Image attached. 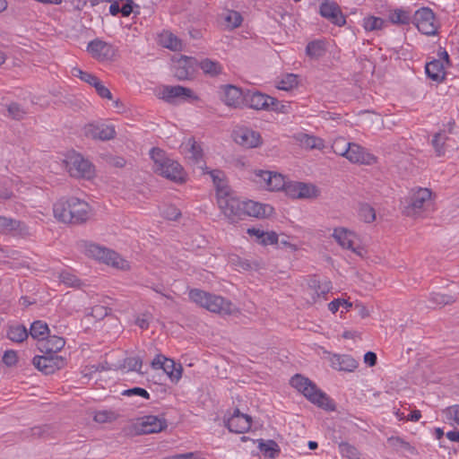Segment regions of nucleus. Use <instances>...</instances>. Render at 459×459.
I'll list each match as a JSON object with an SVG mask.
<instances>
[{
	"mask_svg": "<svg viewBox=\"0 0 459 459\" xmlns=\"http://www.w3.org/2000/svg\"><path fill=\"white\" fill-rule=\"evenodd\" d=\"M290 384L292 387L302 393L312 403L326 411H334L335 405L332 399L307 377L299 374L290 378Z\"/></svg>",
	"mask_w": 459,
	"mask_h": 459,
	"instance_id": "nucleus-1",
	"label": "nucleus"
},
{
	"mask_svg": "<svg viewBox=\"0 0 459 459\" xmlns=\"http://www.w3.org/2000/svg\"><path fill=\"white\" fill-rule=\"evenodd\" d=\"M190 299L198 306L220 315H231L235 312L236 307L231 301L221 296L212 294L199 289H193L189 291Z\"/></svg>",
	"mask_w": 459,
	"mask_h": 459,
	"instance_id": "nucleus-2",
	"label": "nucleus"
},
{
	"mask_svg": "<svg viewBox=\"0 0 459 459\" xmlns=\"http://www.w3.org/2000/svg\"><path fill=\"white\" fill-rule=\"evenodd\" d=\"M150 156L153 161L152 169L155 173L174 182L184 181L183 168L178 162L169 158L163 150L152 148Z\"/></svg>",
	"mask_w": 459,
	"mask_h": 459,
	"instance_id": "nucleus-3",
	"label": "nucleus"
},
{
	"mask_svg": "<svg viewBox=\"0 0 459 459\" xmlns=\"http://www.w3.org/2000/svg\"><path fill=\"white\" fill-rule=\"evenodd\" d=\"M432 192L429 188H412L404 199L402 207L403 213L409 217L417 218L422 215L432 205Z\"/></svg>",
	"mask_w": 459,
	"mask_h": 459,
	"instance_id": "nucleus-4",
	"label": "nucleus"
},
{
	"mask_svg": "<svg viewBox=\"0 0 459 459\" xmlns=\"http://www.w3.org/2000/svg\"><path fill=\"white\" fill-rule=\"evenodd\" d=\"M217 202L221 211L231 223L243 220V200L238 199L231 190L230 192L221 190Z\"/></svg>",
	"mask_w": 459,
	"mask_h": 459,
	"instance_id": "nucleus-5",
	"label": "nucleus"
},
{
	"mask_svg": "<svg viewBox=\"0 0 459 459\" xmlns=\"http://www.w3.org/2000/svg\"><path fill=\"white\" fill-rule=\"evenodd\" d=\"M86 254L96 260L101 261L115 268L126 270L129 264L113 250L102 247L96 244H89L86 247Z\"/></svg>",
	"mask_w": 459,
	"mask_h": 459,
	"instance_id": "nucleus-6",
	"label": "nucleus"
},
{
	"mask_svg": "<svg viewBox=\"0 0 459 459\" xmlns=\"http://www.w3.org/2000/svg\"><path fill=\"white\" fill-rule=\"evenodd\" d=\"M412 22L422 34L428 36L435 35L438 29L436 16L429 7H422L417 10L413 15Z\"/></svg>",
	"mask_w": 459,
	"mask_h": 459,
	"instance_id": "nucleus-7",
	"label": "nucleus"
},
{
	"mask_svg": "<svg viewBox=\"0 0 459 459\" xmlns=\"http://www.w3.org/2000/svg\"><path fill=\"white\" fill-rule=\"evenodd\" d=\"M66 167L69 174L74 178H91L94 174L93 165L79 153L67 157Z\"/></svg>",
	"mask_w": 459,
	"mask_h": 459,
	"instance_id": "nucleus-8",
	"label": "nucleus"
},
{
	"mask_svg": "<svg viewBox=\"0 0 459 459\" xmlns=\"http://www.w3.org/2000/svg\"><path fill=\"white\" fill-rule=\"evenodd\" d=\"M245 102L250 108L256 110H278L279 102L275 98L259 91H248L245 94Z\"/></svg>",
	"mask_w": 459,
	"mask_h": 459,
	"instance_id": "nucleus-9",
	"label": "nucleus"
},
{
	"mask_svg": "<svg viewBox=\"0 0 459 459\" xmlns=\"http://www.w3.org/2000/svg\"><path fill=\"white\" fill-rule=\"evenodd\" d=\"M32 363L44 374L50 375L60 369L64 366L65 361L62 357L56 354L46 353L42 356H35Z\"/></svg>",
	"mask_w": 459,
	"mask_h": 459,
	"instance_id": "nucleus-10",
	"label": "nucleus"
},
{
	"mask_svg": "<svg viewBox=\"0 0 459 459\" xmlns=\"http://www.w3.org/2000/svg\"><path fill=\"white\" fill-rule=\"evenodd\" d=\"M332 236L342 248L350 249L359 256H363L364 249L354 245L356 239L354 232L345 228H336L333 230Z\"/></svg>",
	"mask_w": 459,
	"mask_h": 459,
	"instance_id": "nucleus-11",
	"label": "nucleus"
},
{
	"mask_svg": "<svg viewBox=\"0 0 459 459\" xmlns=\"http://www.w3.org/2000/svg\"><path fill=\"white\" fill-rule=\"evenodd\" d=\"M319 13L324 18L339 27L346 23V19L340 6L335 2L329 0L324 1L320 4Z\"/></svg>",
	"mask_w": 459,
	"mask_h": 459,
	"instance_id": "nucleus-12",
	"label": "nucleus"
},
{
	"mask_svg": "<svg viewBox=\"0 0 459 459\" xmlns=\"http://www.w3.org/2000/svg\"><path fill=\"white\" fill-rule=\"evenodd\" d=\"M160 98L167 102H173L176 99L197 100L198 97L194 91L180 85L165 86L160 92Z\"/></svg>",
	"mask_w": 459,
	"mask_h": 459,
	"instance_id": "nucleus-13",
	"label": "nucleus"
},
{
	"mask_svg": "<svg viewBox=\"0 0 459 459\" xmlns=\"http://www.w3.org/2000/svg\"><path fill=\"white\" fill-rule=\"evenodd\" d=\"M220 90L221 100L228 107L237 108L245 101V94L239 88L234 85H221Z\"/></svg>",
	"mask_w": 459,
	"mask_h": 459,
	"instance_id": "nucleus-14",
	"label": "nucleus"
},
{
	"mask_svg": "<svg viewBox=\"0 0 459 459\" xmlns=\"http://www.w3.org/2000/svg\"><path fill=\"white\" fill-rule=\"evenodd\" d=\"M233 135L235 142L246 148H255L261 143L260 134L247 127L236 129Z\"/></svg>",
	"mask_w": 459,
	"mask_h": 459,
	"instance_id": "nucleus-15",
	"label": "nucleus"
},
{
	"mask_svg": "<svg viewBox=\"0 0 459 459\" xmlns=\"http://www.w3.org/2000/svg\"><path fill=\"white\" fill-rule=\"evenodd\" d=\"M87 49L93 57L101 61L113 59L116 55L115 48L100 39L91 40L88 44Z\"/></svg>",
	"mask_w": 459,
	"mask_h": 459,
	"instance_id": "nucleus-16",
	"label": "nucleus"
},
{
	"mask_svg": "<svg viewBox=\"0 0 459 459\" xmlns=\"http://www.w3.org/2000/svg\"><path fill=\"white\" fill-rule=\"evenodd\" d=\"M251 417L241 413L238 409L227 420L226 426L230 432L245 433L251 428Z\"/></svg>",
	"mask_w": 459,
	"mask_h": 459,
	"instance_id": "nucleus-17",
	"label": "nucleus"
},
{
	"mask_svg": "<svg viewBox=\"0 0 459 459\" xmlns=\"http://www.w3.org/2000/svg\"><path fill=\"white\" fill-rule=\"evenodd\" d=\"M346 159L352 163L372 165L376 162V157L368 152L364 147L358 143H351Z\"/></svg>",
	"mask_w": 459,
	"mask_h": 459,
	"instance_id": "nucleus-18",
	"label": "nucleus"
},
{
	"mask_svg": "<svg viewBox=\"0 0 459 459\" xmlns=\"http://www.w3.org/2000/svg\"><path fill=\"white\" fill-rule=\"evenodd\" d=\"M70 209H72L70 223H82L86 221L91 214L90 205L79 198H70Z\"/></svg>",
	"mask_w": 459,
	"mask_h": 459,
	"instance_id": "nucleus-19",
	"label": "nucleus"
},
{
	"mask_svg": "<svg viewBox=\"0 0 459 459\" xmlns=\"http://www.w3.org/2000/svg\"><path fill=\"white\" fill-rule=\"evenodd\" d=\"M332 288L331 282L328 281H320L316 276L308 281V286L306 293L309 296L310 303H315L320 297L327 294Z\"/></svg>",
	"mask_w": 459,
	"mask_h": 459,
	"instance_id": "nucleus-20",
	"label": "nucleus"
},
{
	"mask_svg": "<svg viewBox=\"0 0 459 459\" xmlns=\"http://www.w3.org/2000/svg\"><path fill=\"white\" fill-rule=\"evenodd\" d=\"M330 364L333 369L352 372L358 368V361L348 354H333L330 358Z\"/></svg>",
	"mask_w": 459,
	"mask_h": 459,
	"instance_id": "nucleus-21",
	"label": "nucleus"
},
{
	"mask_svg": "<svg viewBox=\"0 0 459 459\" xmlns=\"http://www.w3.org/2000/svg\"><path fill=\"white\" fill-rule=\"evenodd\" d=\"M85 134L92 139H99L107 141L113 139L116 135V131L112 126H89L85 129Z\"/></svg>",
	"mask_w": 459,
	"mask_h": 459,
	"instance_id": "nucleus-22",
	"label": "nucleus"
},
{
	"mask_svg": "<svg viewBox=\"0 0 459 459\" xmlns=\"http://www.w3.org/2000/svg\"><path fill=\"white\" fill-rule=\"evenodd\" d=\"M243 219L247 216L264 217L272 210L269 205L262 204L252 200H243Z\"/></svg>",
	"mask_w": 459,
	"mask_h": 459,
	"instance_id": "nucleus-23",
	"label": "nucleus"
},
{
	"mask_svg": "<svg viewBox=\"0 0 459 459\" xmlns=\"http://www.w3.org/2000/svg\"><path fill=\"white\" fill-rule=\"evenodd\" d=\"M256 175L266 177V188L271 191L283 190L285 186L286 181L281 174L267 170H257Z\"/></svg>",
	"mask_w": 459,
	"mask_h": 459,
	"instance_id": "nucleus-24",
	"label": "nucleus"
},
{
	"mask_svg": "<svg viewBox=\"0 0 459 459\" xmlns=\"http://www.w3.org/2000/svg\"><path fill=\"white\" fill-rule=\"evenodd\" d=\"M194 74L192 61L186 56H182L174 64V75L178 80H187Z\"/></svg>",
	"mask_w": 459,
	"mask_h": 459,
	"instance_id": "nucleus-25",
	"label": "nucleus"
},
{
	"mask_svg": "<svg viewBox=\"0 0 459 459\" xmlns=\"http://www.w3.org/2000/svg\"><path fill=\"white\" fill-rule=\"evenodd\" d=\"M65 340L56 335L48 336L42 342L39 343V349L45 353L56 354L65 346Z\"/></svg>",
	"mask_w": 459,
	"mask_h": 459,
	"instance_id": "nucleus-26",
	"label": "nucleus"
},
{
	"mask_svg": "<svg viewBox=\"0 0 459 459\" xmlns=\"http://www.w3.org/2000/svg\"><path fill=\"white\" fill-rule=\"evenodd\" d=\"M426 74L431 80L440 82L445 79V66L442 60H432L426 64Z\"/></svg>",
	"mask_w": 459,
	"mask_h": 459,
	"instance_id": "nucleus-27",
	"label": "nucleus"
},
{
	"mask_svg": "<svg viewBox=\"0 0 459 459\" xmlns=\"http://www.w3.org/2000/svg\"><path fill=\"white\" fill-rule=\"evenodd\" d=\"M167 427L166 421L157 416L149 415L143 419L142 430L143 433L151 434L161 431Z\"/></svg>",
	"mask_w": 459,
	"mask_h": 459,
	"instance_id": "nucleus-28",
	"label": "nucleus"
},
{
	"mask_svg": "<svg viewBox=\"0 0 459 459\" xmlns=\"http://www.w3.org/2000/svg\"><path fill=\"white\" fill-rule=\"evenodd\" d=\"M70 198L67 200H59L57 201L53 207V212L55 218L63 222L71 221V213L72 209H70Z\"/></svg>",
	"mask_w": 459,
	"mask_h": 459,
	"instance_id": "nucleus-29",
	"label": "nucleus"
},
{
	"mask_svg": "<svg viewBox=\"0 0 459 459\" xmlns=\"http://www.w3.org/2000/svg\"><path fill=\"white\" fill-rule=\"evenodd\" d=\"M449 137L445 131L438 132L434 134L432 139V145L435 149L437 156L440 157L445 155L447 148L449 147Z\"/></svg>",
	"mask_w": 459,
	"mask_h": 459,
	"instance_id": "nucleus-30",
	"label": "nucleus"
},
{
	"mask_svg": "<svg viewBox=\"0 0 459 459\" xmlns=\"http://www.w3.org/2000/svg\"><path fill=\"white\" fill-rule=\"evenodd\" d=\"M296 139L299 142L300 145L307 149L322 150L325 147L324 141L321 138L308 135L307 134H299Z\"/></svg>",
	"mask_w": 459,
	"mask_h": 459,
	"instance_id": "nucleus-31",
	"label": "nucleus"
},
{
	"mask_svg": "<svg viewBox=\"0 0 459 459\" xmlns=\"http://www.w3.org/2000/svg\"><path fill=\"white\" fill-rule=\"evenodd\" d=\"M49 333V328L47 323L37 320L33 322L30 327V334L33 339H37L42 342Z\"/></svg>",
	"mask_w": 459,
	"mask_h": 459,
	"instance_id": "nucleus-32",
	"label": "nucleus"
},
{
	"mask_svg": "<svg viewBox=\"0 0 459 459\" xmlns=\"http://www.w3.org/2000/svg\"><path fill=\"white\" fill-rule=\"evenodd\" d=\"M28 334L26 327L22 325H10L6 332L7 338L14 342H22Z\"/></svg>",
	"mask_w": 459,
	"mask_h": 459,
	"instance_id": "nucleus-33",
	"label": "nucleus"
},
{
	"mask_svg": "<svg viewBox=\"0 0 459 459\" xmlns=\"http://www.w3.org/2000/svg\"><path fill=\"white\" fill-rule=\"evenodd\" d=\"M162 369L174 383L178 382L182 377V366L176 364L173 359H168Z\"/></svg>",
	"mask_w": 459,
	"mask_h": 459,
	"instance_id": "nucleus-34",
	"label": "nucleus"
},
{
	"mask_svg": "<svg viewBox=\"0 0 459 459\" xmlns=\"http://www.w3.org/2000/svg\"><path fill=\"white\" fill-rule=\"evenodd\" d=\"M211 175V178L212 179V182L216 187L217 191V198L220 197L221 191L223 190V192H230V189L227 186V183L225 181V175L221 170L214 169L211 171H207Z\"/></svg>",
	"mask_w": 459,
	"mask_h": 459,
	"instance_id": "nucleus-35",
	"label": "nucleus"
},
{
	"mask_svg": "<svg viewBox=\"0 0 459 459\" xmlns=\"http://www.w3.org/2000/svg\"><path fill=\"white\" fill-rule=\"evenodd\" d=\"M200 68L205 74L210 76H216L222 71V67L219 62L209 58L204 59L200 62Z\"/></svg>",
	"mask_w": 459,
	"mask_h": 459,
	"instance_id": "nucleus-36",
	"label": "nucleus"
},
{
	"mask_svg": "<svg viewBox=\"0 0 459 459\" xmlns=\"http://www.w3.org/2000/svg\"><path fill=\"white\" fill-rule=\"evenodd\" d=\"M306 54L310 58L317 59L325 54V44L321 40L309 42L306 47Z\"/></svg>",
	"mask_w": 459,
	"mask_h": 459,
	"instance_id": "nucleus-37",
	"label": "nucleus"
},
{
	"mask_svg": "<svg viewBox=\"0 0 459 459\" xmlns=\"http://www.w3.org/2000/svg\"><path fill=\"white\" fill-rule=\"evenodd\" d=\"M259 448L264 456L267 458H274L280 452L279 446L273 440H261L259 442Z\"/></svg>",
	"mask_w": 459,
	"mask_h": 459,
	"instance_id": "nucleus-38",
	"label": "nucleus"
},
{
	"mask_svg": "<svg viewBox=\"0 0 459 459\" xmlns=\"http://www.w3.org/2000/svg\"><path fill=\"white\" fill-rule=\"evenodd\" d=\"M225 25L228 29L233 30L239 27L242 23L243 18L237 11L229 10L223 14Z\"/></svg>",
	"mask_w": 459,
	"mask_h": 459,
	"instance_id": "nucleus-39",
	"label": "nucleus"
},
{
	"mask_svg": "<svg viewBox=\"0 0 459 459\" xmlns=\"http://www.w3.org/2000/svg\"><path fill=\"white\" fill-rule=\"evenodd\" d=\"M445 420L452 426H459V404H454L442 411Z\"/></svg>",
	"mask_w": 459,
	"mask_h": 459,
	"instance_id": "nucleus-40",
	"label": "nucleus"
},
{
	"mask_svg": "<svg viewBox=\"0 0 459 459\" xmlns=\"http://www.w3.org/2000/svg\"><path fill=\"white\" fill-rule=\"evenodd\" d=\"M161 44L171 50H178L181 48V41L174 34L170 32H164L160 35Z\"/></svg>",
	"mask_w": 459,
	"mask_h": 459,
	"instance_id": "nucleus-41",
	"label": "nucleus"
},
{
	"mask_svg": "<svg viewBox=\"0 0 459 459\" xmlns=\"http://www.w3.org/2000/svg\"><path fill=\"white\" fill-rule=\"evenodd\" d=\"M390 21L394 24H409L411 22L410 12L403 9H396L389 15Z\"/></svg>",
	"mask_w": 459,
	"mask_h": 459,
	"instance_id": "nucleus-42",
	"label": "nucleus"
},
{
	"mask_svg": "<svg viewBox=\"0 0 459 459\" xmlns=\"http://www.w3.org/2000/svg\"><path fill=\"white\" fill-rule=\"evenodd\" d=\"M20 227V221L12 218L0 216V233L7 234L13 230H18Z\"/></svg>",
	"mask_w": 459,
	"mask_h": 459,
	"instance_id": "nucleus-43",
	"label": "nucleus"
},
{
	"mask_svg": "<svg viewBox=\"0 0 459 459\" xmlns=\"http://www.w3.org/2000/svg\"><path fill=\"white\" fill-rule=\"evenodd\" d=\"M351 143L343 137H339L333 141L332 149L335 154L346 158Z\"/></svg>",
	"mask_w": 459,
	"mask_h": 459,
	"instance_id": "nucleus-44",
	"label": "nucleus"
},
{
	"mask_svg": "<svg viewBox=\"0 0 459 459\" xmlns=\"http://www.w3.org/2000/svg\"><path fill=\"white\" fill-rule=\"evenodd\" d=\"M298 190L299 198H313L318 195V189L310 184L299 182Z\"/></svg>",
	"mask_w": 459,
	"mask_h": 459,
	"instance_id": "nucleus-45",
	"label": "nucleus"
},
{
	"mask_svg": "<svg viewBox=\"0 0 459 459\" xmlns=\"http://www.w3.org/2000/svg\"><path fill=\"white\" fill-rule=\"evenodd\" d=\"M384 24L385 21L380 17L368 16L363 19V27L368 31L381 30Z\"/></svg>",
	"mask_w": 459,
	"mask_h": 459,
	"instance_id": "nucleus-46",
	"label": "nucleus"
},
{
	"mask_svg": "<svg viewBox=\"0 0 459 459\" xmlns=\"http://www.w3.org/2000/svg\"><path fill=\"white\" fill-rule=\"evenodd\" d=\"M359 215L360 219L367 223L373 222L376 220V211L368 204H360Z\"/></svg>",
	"mask_w": 459,
	"mask_h": 459,
	"instance_id": "nucleus-47",
	"label": "nucleus"
},
{
	"mask_svg": "<svg viewBox=\"0 0 459 459\" xmlns=\"http://www.w3.org/2000/svg\"><path fill=\"white\" fill-rule=\"evenodd\" d=\"M7 112L8 117L15 120L22 119L27 114L25 109L16 102H12L7 106Z\"/></svg>",
	"mask_w": 459,
	"mask_h": 459,
	"instance_id": "nucleus-48",
	"label": "nucleus"
},
{
	"mask_svg": "<svg viewBox=\"0 0 459 459\" xmlns=\"http://www.w3.org/2000/svg\"><path fill=\"white\" fill-rule=\"evenodd\" d=\"M143 360L140 357H129L124 359L123 367L127 368L128 370L136 371L139 374L143 375L142 369Z\"/></svg>",
	"mask_w": 459,
	"mask_h": 459,
	"instance_id": "nucleus-49",
	"label": "nucleus"
},
{
	"mask_svg": "<svg viewBox=\"0 0 459 459\" xmlns=\"http://www.w3.org/2000/svg\"><path fill=\"white\" fill-rule=\"evenodd\" d=\"M298 85V77L293 74H286L279 82L278 89L290 91Z\"/></svg>",
	"mask_w": 459,
	"mask_h": 459,
	"instance_id": "nucleus-50",
	"label": "nucleus"
},
{
	"mask_svg": "<svg viewBox=\"0 0 459 459\" xmlns=\"http://www.w3.org/2000/svg\"><path fill=\"white\" fill-rule=\"evenodd\" d=\"M339 448L342 456L347 457L348 459H359V453L355 446L348 443H342L340 444Z\"/></svg>",
	"mask_w": 459,
	"mask_h": 459,
	"instance_id": "nucleus-51",
	"label": "nucleus"
},
{
	"mask_svg": "<svg viewBox=\"0 0 459 459\" xmlns=\"http://www.w3.org/2000/svg\"><path fill=\"white\" fill-rule=\"evenodd\" d=\"M13 179H5L0 183V198L3 200L12 199L14 195L11 186H13Z\"/></svg>",
	"mask_w": 459,
	"mask_h": 459,
	"instance_id": "nucleus-52",
	"label": "nucleus"
},
{
	"mask_svg": "<svg viewBox=\"0 0 459 459\" xmlns=\"http://www.w3.org/2000/svg\"><path fill=\"white\" fill-rule=\"evenodd\" d=\"M60 281L69 287L80 286V280L72 273L68 271H63L59 274Z\"/></svg>",
	"mask_w": 459,
	"mask_h": 459,
	"instance_id": "nucleus-53",
	"label": "nucleus"
},
{
	"mask_svg": "<svg viewBox=\"0 0 459 459\" xmlns=\"http://www.w3.org/2000/svg\"><path fill=\"white\" fill-rule=\"evenodd\" d=\"M430 300L436 305L444 306L455 302V298L450 295L432 293Z\"/></svg>",
	"mask_w": 459,
	"mask_h": 459,
	"instance_id": "nucleus-54",
	"label": "nucleus"
},
{
	"mask_svg": "<svg viewBox=\"0 0 459 459\" xmlns=\"http://www.w3.org/2000/svg\"><path fill=\"white\" fill-rule=\"evenodd\" d=\"M109 312L110 308L105 306L97 305L91 308V316L98 320H100L107 316L109 314Z\"/></svg>",
	"mask_w": 459,
	"mask_h": 459,
	"instance_id": "nucleus-55",
	"label": "nucleus"
},
{
	"mask_svg": "<svg viewBox=\"0 0 459 459\" xmlns=\"http://www.w3.org/2000/svg\"><path fill=\"white\" fill-rule=\"evenodd\" d=\"M189 153V158L193 159L196 164L203 161V151L195 142L192 143Z\"/></svg>",
	"mask_w": 459,
	"mask_h": 459,
	"instance_id": "nucleus-56",
	"label": "nucleus"
},
{
	"mask_svg": "<svg viewBox=\"0 0 459 459\" xmlns=\"http://www.w3.org/2000/svg\"><path fill=\"white\" fill-rule=\"evenodd\" d=\"M122 394L125 396L138 395L146 400L150 399V394L142 387H133L130 389L124 390Z\"/></svg>",
	"mask_w": 459,
	"mask_h": 459,
	"instance_id": "nucleus-57",
	"label": "nucleus"
},
{
	"mask_svg": "<svg viewBox=\"0 0 459 459\" xmlns=\"http://www.w3.org/2000/svg\"><path fill=\"white\" fill-rule=\"evenodd\" d=\"M163 216L168 220H177L180 216V211L174 205L166 206L162 211Z\"/></svg>",
	"mask_w": 459,
	"mask_h": 459,
	"instance_id": "nucleus-58",
	"label": "nucleus"
},
{
	"mask_svg": "<svg viewBox=\"0 0 459 459\" xmlns=\"http://www.w3.org/2000/svg\"><path fill=\"white\" fill-rule=\"evenodd\" d=\"M97 93L103 99L111 100L112 94L110 91L102 83L100 80H98L96 84L93 86Z\"/></svg>",
	"mask_w": 459,
	"mask_h": 459,
	"instance_id": "nucleus-59",
	"label": "nucleus"
},
{
	"mask_svg": "<svg viewBox=\"0 0 459 459\" xmlns=\"http://www.w3.org/2000/svg\"><path fill=\"white\" fill-rule=\"evenodd\" d=\"M299 182H286L283 190L286 195L292 198H299V194L298 190Z\"/></svg>",
	"mask_w": 459,
	"mask_h": 459,
	"instance_id": "nucleus-60",
	"label": "nucleus"
},
{
	"mask_svg": "<svg viewBox=\"0 0 459 459\" xmlns=\"http://www.w3.org/2000/svg\"><path fill=\"white\" fill-rule=\"evenodd\" d=\"M388 443L394 447H401L405 450L412 449L411 446L403 438L399 437H391L388 438Z\"/></svg>",
	"mask_w": 459,
	"mask_h": 459,
	"instance_id": "nucleus-61",
	"label": "nucleus"
},
{
	"mask_svg": "<svg viewBox=\"0 0 459 459\" xmlns=\"http://www.w3.org/2000/svg\"><path fill=\"white\" fill-rule=\"evenodd\" d=\"M17 359H18L17 353L13 350L6 351L3 356V362L8 367H12V366L15 365L17 362Z\"/></svg>",
	"mask_w": 459,
	"mask_h": 459,
	"instance_id": "nucleus-62",
	"label": "nucleus"
},
{
	"mask_svg": "<svg viewBox=\"0 0 459 459\" xmlns=\"http://www.w3.org/2000/svg\"><path fill=\"white\" fill-rule=\"evenodd\" d=\"M278 240V235L274 231L264 232L261 243L263 245H273L277 244Z\"/></svg>",
	"mask_w": 459,
	"mask_h": 459,
	"instance_id": "nucleus-63",
	"label": "nucleus"
},
{
	"mask_svg": "<svg viewBox=\"0 0 459 459\" xmlns=\"http://www.w3.org/2000/svg\"><path fill=\"white\" fill-rule=\"evenodd\" d=\"M168 358L161 354H158L152 361L151 365L154 369L162 368Z\"/></svg>",
	"mask_w": 459,
	"mask_h": 459,
	"instance_id": "nucleus-64",
	"label": "nucleus"
}]
</instances>
